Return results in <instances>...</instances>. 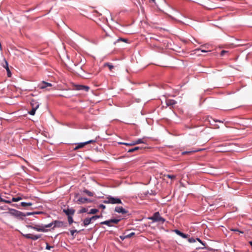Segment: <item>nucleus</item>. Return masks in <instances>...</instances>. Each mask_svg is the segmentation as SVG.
I'll use <instances>...</instances> for the list:
<instances>
[{
  "instance_id": "obj_3",
  "label": "nucleus",
  "mask_w": 252,
  "mask_h": 252,
  "mask_svg": "<svg viewBox=\"0 0 252 252\" xmlns=\"http://www.w3.org/2000/svg\"><path fill=\"white\" fill-rule=\"evenodd\" d=\"M9 212L8 213L10 215L14 216L18 219L23 220L24 218L26 217V215H25L24 213L17 210L14 209H9Z\"/></svg>"
},
{
  "instance_id": "obj_19",
  "label": "nucleus",
  "mask_w": 252,
  "mask_h": 252,
  "mask_svg": "<svg viewBox=\"0 0 252 252\" xmlns=\"http://www.w3.org/2000/svg\"><path fill=\"white\" fill-rule=\"evenodd\" d=\"M139 149H142V148H140V147H135L134 148L128 149L127 152L128 153H132V152H135Z\"/></svg>"
},
{
  "instance_id": "obj_22",
  "label": "nucleus",
  "mask_w": 252,
  "mask_h": 252,
  "mask_svg": "<svg viewBox=\"0 0 252 252\" xmlns=\"http://www.w3.org/2000/svg\"><path fill=\"white\" fill-rule=\"evenodd\" d=\"M83 192L86 193L89 196H93L94 195V193L88 190V189H84Z\"/></svg>"
},
{
  "instance_id": "obj_44",
  "label": "nucleus",
  "mask_w": 252,
  "mask_h": 252,
  "mask_svg": "<svg viewBox=\"0 0 252 252\" xmlns=\"http://www.w3.org/2000/svg\"><path fill=\"white\" fill-rule=\"evenodd\" d=\"M231 231H234V232L238 231V232H239L241 233H243V231H239L238 229H235V228L231 229Z\"/></svg>"
},
{
  "instance_id": "obj_52",
  "label": "nucleus",
  "mask_w": 252,
  "mask_h": 252,
  "mask_svg": "<svg viewBox=\"0 0 252 252\" xmlns=\"http://www.w3.org/2000/svg\"><path fill=\"white\" fill-rule=\"evenodd\" d=\"M5 198H5V200H7V198L8 197L6 196V197H5Z\"/></svg>"
},
{
  "instance_id": "obj_46",
  "label": "nucleus",
  "mask_w": 252,
  "mask_h": 252,
  "mask_svg": "<svg viewBox=\"0 0 252 252\" xmlns=\"http://www.w3.org/2000/svg\"><path fill=\"white\" fill-rule=\"evenodd\" d=\"M120 238L122 240H124L125 239L127 238V237H126V235L120 236Z\"/></svg>"
},
{
  "instance_id": "obj_9",
  "label": "nucleus",
  "mask_w": 252,
  "mask_h": 252,
  "mask_svg": "<svg viewBox=\"0 0 252 252\" xmlns=\"http://www.w3.org/2000/svg\"><path fill=\"white\" fill-rule=\"evenodd\" d=\"M75 89L78 91H84L85 92H88L90 89V87L87 86L77 85L75 86Z\"/></svg>"
},
{
  "instance_id": "obj_18",
  "label": "nucleus",
  "mask_w": 252,
  "mask_h": 252,
  "mask_svg": "<svg viewBox=\"0 0 252 252\" xmlns=\"http://www.w3.org/2000/svg\"><path fill=\"white\" fill-rule=\"evenodd\" d=\"M201 150H202L201 149H198V150H192V151H184V152H183L182 153V154L183 155H186V154H189L197 152H198V151H200Z\"/></svg>"
},
{
  "instance_id": "obj_17",
  "label": "nucleus",
  "mask_w": 252,
  "mask_h": 252,
  "mask_svg": "<svg viewBox=\"0 0 252 252\" xmlns=\"http://www.w3.org/2000/svg\"><path fill=\"white\" fill-rule=\"evenodd\" d=\"M92 221V220L91 218H86L85 219H84V220L83 221L84 225L85 226L88 225L89 224L91 223Z\"/></svg>"
},
{
  "instance_id": "obj_5",
  "label": "nucleus",
  "mask_w": 252,
  "mask_h": 252,
  "mask_svg": "<svg viewBox=\"0 0 252 252\" xmlns=\"http://www.w3.org/2000/svg\"><path fill=\"white\" fill-rule=\"evenodd\" d=\"M96 139H95L94 140H90L88 141L84 142L79 143L77 144V146L74 148V150H76L78 149L82 148L87 144H88L90 143H95L96 142Z\"/></svg>"
},
{
  "instance_id": "obj_4",
  "label": "nucleus",
  "mask_w": 252,
  "mask_h": 252,
  "mask_svg": "<svg viewBox=\"0 0 252 252\" xmlns=\"http://www.w3.org/2000/svg\"><path fill=\"white\" fill-rule=\"evenodd\" d=\"M154 222H162L163 223L165 220L160 216L158 212H155L153 216L149 218Z\"/></svg>"
},
{
  "instance_id": "obj_42",
  "label": "nucleus",
  "mask_w": 252,
  "mask_h": 252,
  "mask_svg": "<svg viewBox=\"0 0 252 252\" xmlns=\"http://www.w3.org/2000/svg\"><path fill=\"white\" fill-rule=\"evenodd\" d=\"M4 64L3 65V66L4 68H5L6 69V65L8 66V64L7 62L5 60V59H4Z\"/></svg>"
},
{
  "instance_id": "obj_40",
  "label": "nucleus",
  "mask_w": 252,
  "mask_h": 252,
  "mask_svg": "<svg viewBox=\"0 0 252 252\" xmlns=\"http://www.w3.org/2000/svg\"><path fill=\"white\" fill-rule=\"evenodd\" d=\"M188 241L189 242V243H194L195 242V240L194 238L191 237V238H189L188 239Z\"/></svg>"
},
{
  "instance_id": "obj_8",
  "label": "nucleus",
  "mask_w": 252,
  "mask_h": 252,
  "mask_svg": "<svg viewBox=\"0 0 252 252\" xmlns=\"http://www.w3.org/2000/svg\"><path fill=\"white\" fill-rule=\"evenodd\" d=\"M53 221L54 226L53 228H54L55 227H65L66 226V224L63 221L60 220H54Z\"/></svg>"
},
{
  "instance_id": "obj_21",
  "label": "nucleus",
  "mask_w": 252,
  "mask_h": 252,
  "mask_svg": "<svg viewBox=\"0 0 252 252\" xmlns=\"http://www.w3.org/2000/svg\"><path fill=\"white\" fill-rule=\"evenodd\" d=\"M41 235H40V234L32 235V240L35 241V240L38 239L39 238H40L41 237Z\"/></svg>"
},
{
  "instance_id": "obj_45",
  "label": "nucleus",
  "mask_w": 252,
  "mask_h": 252,
  "mask_svg": "<svg viewBox=\"0 0 252 252\" xmlns=\"http://www.w3.org/2000/svg\"><path fill=\"white\" fill-rule=\"evenodd\" d=\"M87 211V209L85 208L82 209L81 210H80L79 212L80 213H85V212H86Z\"/></svg>"
},
{
  "instance_id": "obj_30",
  "label": "nucleus",
  "mask_w": 252,
  "mask_h": 252,
  "mask_svg": "<svg viewBox=\"0 0 252 252\" xmlns=\"http://www.w3.org/2000/svg\"><path fill=\"white\" fill-rule=\"evenodd\" d=\"M100 217H102V216L95 215V216H94L92 217H91V219L93 221V220H95Z\"/></svg>"
},
{
  "instance_id": "obj_47",
  "label": "nucleus",
  "mask_w": 252,
  "mask_h": 252,
  "mask_svg": "<svg viewBox=\"0 0 252 252\" xmlns=\"http://www.w3.org/2000/svg\"><path fill=\"white\" fill-rule=\"evenodd\" d=\"M196 240L198 241V242H199L201 244H202V245L204 247L205 245V244L203 243V242L199 239V238H196Z\"/></svg>"
},
{
  "instance_id": "obj_29",
  "label": "nucleus",
  "mask_w": 252,
  "mask_h": 252,
  "mask_svg": "<svg viewBox=\"0 0 252 252\" xmlns=\"http://www.w3.org/2000/svg\"><path fill=\"white\" fill-rule=\"evenodd\" d=\"M6 71H7V76L8 77H10L11 76V71L10 70V69H9L8 66H7V65H6Z\"/></svg>"
},
{
  "instance_id": "obj_36",
  "label": "nucleus",
  "mask_w": 252,
  "mask_h": 252,
  "mask_svg": "<svg viewBox=\"0 0 252 252\" xmlns=\"http://www.w3.org/2000/svg\"><path fill=\"white\" fill-rule=\"evenodd\" d=\"M79 231H78L76 229H74V230H70V234L71 235L74 237V233H76V232H79Z\"/></svg>"
},
{
  "instance_id": "obj_35",
  "label": "nucleus",
  "mask_w": 252,
  "mask_h": 252,
  "mask_svg": "<svg viewBox=\"0 0 252 252\" xmlns=\"http://www.w3.org/2000/svg\"><path fill=\"white\" fill-rule=\"evenodd\" d=\"M120 41H122L125 42L126 43H127L128 42V40L127 39L119 38V39H117V40L116 42H119Z\"/></svg>"
},
{
  "instance_id": "obj_14",
  "label": "nucleus",
  "mask_w": 252,
  "mask_h": 252,
  "mask_svg": "<svg viewBox=\"0 0 252 252\" xmlns=\"http://www.w3.org/2000/svg\"><path fill=\"white\" fill-rule=\"evenodd\" d=\"M77 203L78 204H83L87 202H91L90 199L85 198V197H80L77 201Z\"/></svg>"
},
{
  "instance_id": "obj_26",
  "label": "nucleus",
  "mask_w": 252,
  "mask_h": 252,
  "mask_svg": "<svg viewBox=\"0 0 252 252\" xmlns=\"http://www.w3.org/2000/svg\"><path fill=\"white\" fill-rule=\"evenodd\" d=\"M98 211V209H92L91 210H90L89 213L90 214H94L96 213Z\"/></svg>"
},
{
  "instance_id": "obj_48",
  "label": "nucleus",
  "mask_w": 252,
  "mask_h": 252,
  "mask_svg": "<svg viewBox=\"0 0 252 252\" xmlns=\"http://www.w3.org/2000/svg\"><path fill=\"white\" fill-rule=\"evenodd\" d=\"M105 207H106L104 205H103V204H100L99 205V208H102L103 209H105Z\"/></svg>"
},
{
  "instance_id": "obj_16",
  "label": "nucleus",
  "mask_w": 252,
  "mask_h": 252,
  "mask_svg": "<svg viewBox=\"0 0 252 252\" xmlns=\"http://www.w3.org/2000/svg\"><path fill=\"white\" fill-rule=\"evenodd\" d=\"M101 224H105L109 227L113 226L114 225L112 223L111 219L105 220L100 222Z\"/></svg>"
},
{
  "instance_id": "obj_49",
  "label": "nucleus",
  "mask_w": 252,
  "mask_h": 252,
  "mask_svg": "<svg viewBox=\"0 0 252 252\" xmlns=\"http://www.w3.org/2000/svg\"><path fill=\"white\" fill-rule=\"evenodd\" d=\"M51 248H52V247L51 246H50L48 244H47L46 245V249L47 250H50Z\"/></svg>"
},
{
  "instance_id": "obj_25",
  "label": "nucleus",
  "mask_w": 252,
  "mask_h": 252,
  "mask_svg": "<svg viewBox=\"0 0 252 252\" xmlns=\"http://www.w3.org/2000/svg\"><path fill=\"white\" fill-rule=\"evenodd\" d=\"M53 225H54V221L51 222V223H49L47 224L43 225V227L44 229L45 228H49L52 227Z\"/></svg>"
},
{
  "instance_id": "obj_7",
  "label": "nucleus",
  "mask_w": 252,
  "mask_h": 252,
  "mask_svg": "<svg viewBox=\"0 0 252 252\" xmlns=\"http://www.w3.org/2000/svg\"><path fill=\"white\" fill-rule=\"evenodd\" d=\"M52 86V84L50 83H47L45 81L42 82L38 85L39 88L41 89H46L47 90H49V89H48V87H51Z\"/></svg>"
},
{
  "instance_id": "obj_23",
  "label": "nucleus",
  "mask_w": 252,
  "mask_h": 252,
  "mask_svg": "<svg viewBox=\"0 0 252 252\" xmlns=\"http://www.w3.org/2000/svg\"><path fill=\"white\" fill-rule=\"evenodd\" d=\"M22 199V198L21 197H13L11 200H10V201H11L12 202H17Z\"/></svg>"
},
{
  "instance_id": "obj_11",
  "label": "nucleus",
  "mask_w": 252,
  "mask_h": 252,
  "mask_svg": "<svg viewBox=\"0 0 252 252\" xmlns=\"http://www.w3.org/2000/svg\"><path fill=\"white\" fill-rule=\"evenodd\" d=\"M115 211L119 213H122V214H125L127 212L125 209L121 206L116 207L115 208Z\"/></svg>"
},
{
  "instance_id": "obj_10",
  "label": "nucleus",
  "mask_w": 252,
  "mask_h": 252,
  "mask_svg": "<svg viewBox=\"0 0 252 252\" xmlns=\"http://www.w3.org/2000/svg\"><path fill=\"white\" fill-rule=\"evenodd\" d=\"M29 227H30L37 231L38 232H45V229H44L43 227V225H36L35 226H32L31 225L28 226Z\"/></svg>"
},
{
  "instance_id": "obj_24",
  "label": "nucleus",
  "mask_w": 252,
  "mask_h": 252,
  "mask_svg": "<svg viewBox=\"0 0 252 252\" xmlns=\"http://www.w3.org/2000/svg\"><path fill=\"white\" fill-rule=\"evenodd\" d=\"M121 220V219H111L112 223L118 224Z\"/></svg>"
},
{
  "instance_id": "obj_20",
  "label": "nucleus",
  "mask_w": 252,
  "mask_h": 252,
  "mask_svg": "<svg viewBox=\"0 0 252 252\" xmlns=\"http://www.w3.org/2000/svg\"><path fill=\"white\" fill-rule=\"evenodd\" d=\"M21 205L22 207H26V206H30L32 205V203L31 202H22L21 203Z\"/></svg>"
},
{
  "instance_id": "obj_12",
  "label": "nucleus",
  "mask_w": 252,
  "mask_h": 252,
  "mask_svg": "<svg viewBox=\"0 0 252 252\" xmlns=\"http://www.w3.org/2000/svg\"><path fill=\"white\" fill-rule=\"evenodd\" d=\"M31 105L32 108L37 109L39 106V103L36 100L32 99L31 101Z\"/></svg>"
},
{
  "instance_id": "obj_28",
  "label": "nucleus",
  "mask_w": 252,
  "mask_h": 252,
  "mask_svg": "<svg viewBox=\"0 0 252 252\" xmlns=\"http://www.w3.org/2000/svg\"><path fill=\"white\" fill-rule=\"evenodd\" d=\"M120 144H124V145H127V146H133V145H135L134 141L129 143L122 142V143H120Z\"/></svg>"
},
{
  "instance_id": "obj_1",
  "label": "nucleus",
  "mask_w": 252,
  "mask_h": 252,
  "mask_svg": "<svg viewBox=\"0 0 252 252\" xmlns=\"http://www.w3.org/2000/svg\"><path fill=\"white\" fill-rule=\"evenodd\" d=\"M151 39H153L158 42L156 46L160 48H163L167 47V40L163 37H158L156 35H154L150 37Z\"/></svg>"
},
{
  "instance_id": "obj_53",
  "label": "nucleus",
  "mask_w": 252,
  "mask_h": 252,
  "mask_svg": "<svg viewBox=\"0 0 252 252\" xmlns=\"http://www.w3.org/2000/svg\"><path fill=\"white\" fill-rule=\"evenodd\" d=\"M5 198H5V200H7V198L8 197L6 196V197H5Z\"/></svg>"
},
{
  "instance_id": "obj_34",
  "label": "nucleus",
  "mask_w": 252,
  "mask_h": 252,
  "mask_svg": "<svg viewBox=\"0 0 252 252\" xmlns=\"http://www.w3.org/2000/svg\"><path fill=\"white\" fill-rule=\"evenodd\" d=\"M32 234H24L23 236L27 238V239H30L32 240Z\"/></svg>"
},
{
  "instance_id": "obj_6",
  "label": "nucleus",
  "mask_w": 252,
  "mask_h": 252,
  "mask_svg": "<svg viewBox=\"0 0 252 252\" xmlns=\"http://www.w3.org/2000/svg\"><path fill=\"white\" fill-rule=\"evenodd\" d=\"M63 212L68 217L73 216L75 213V210L72 208H69L68 207L66 209H63Z\"/></svg>"
},
{
  "instance_id": "obj_38",
  "label": "nucleus",
  "mask_w": 252,
  "mask_h": 252,
  "mask_svg": "<svg viewBox=\"0 0 252 252\" xmlns=\"http://www.w3.org/2000/svg\"><path fill=\"white\" fill-rule=\"evenodd\" d=\"M134 234H135L134 232H131L130 233H129L127 235H126V237H127V238H130L132 236H133V235H134Z\"/></svg>"
},
{
  "instance_id": "obj_51",
  "label": "nucleus",
  "mask_w": 252,
  "mask_h": 252,
  "mask_svg": "<svg viewBox=\"0 0 252 252\" xmlns=\"http://www.w3.org/2000/svg\"><path fill=\"white\" fill-rule=\"evenodd\" d=\"M216 122H221L220 121H218V120L216 121Z\"/></svg>"
},
{
  "instance_id": "obj_31",
  "label": "nucleus",
  "mask_w": 252,
  "mask_h": 252,
  "mask_svg": "<svg viewBox=\"0 0 252 252\" xmlns=\"http://www.w3.org/2000/svg\"><path fill=\"white\" fill-rule=\"evenodd\" d=\"M36 110L37 109H35V108H32V110L29 112V113L31 115H34Z\"/></svg>"
},
{
  "instance_id": "obj_32",
  "label": "nucleus",
  "mask_w": 252,
  "mask_h": 252,
  "mask_svg": "<svg viewBox=\"0 0 252 252\" xmlns=\"http://www.w3.org/2000/svg\"><path fill=\"white\" fill-rule=\"evenodd\" d=\"M134 142L135 145L144 143L141 139H138L137 140L135 141Z\"/></svg>"
},
{
  "instance_id": "obj_43",
  "label": "nucleus",
  "mask_w": 252,
  "mask_h": 252,
  "mask_svg": "<svg viewBox=\"0 0 252 252\" xmlns=\"http://www.w3.org/2000/svg\"><path fill=\"white\" fill-rule=\"evenodd\" d=\"M167 177L168 178H170V179H174L175 178L176 176L174 175H167Z\"/></svg>"
},
{
  "instance_id": "obj_13",
  "label": "nucleus",
  "mask_w": 252,
  "mask_h": 252,
  "mask_svg": "<svg viewBox=\"0 0 252 252\" xmlns=\"http://www.w3.org/2000/svg\"><path fill=\"white\" fill-rule=\"evenodd\" d=\"M166 104L168 106H173L175 104L177 103L176 101L174 99H166L165 101Z\"/></svg>"
},
{
  "instance_id": "obj_50",
  "label": "nucleus",
  "mask_w": 252,
  "mask_h": 252,
  "mask_svg": "<svg viewBox=\"0 0 252 252\" xmlns=\"http://www.w3.org/2000/svg\"><path fill=\"white\" fill-rule=\"evenodd\" d=\"M150 2H152L153 3H155L156 0H150Z\"/></svg>"
},
{
  "instance_id": "obj_41",
  "label": "nucleus",
  "mask_w": 252,
  "mask_h": 252,
  "mask_svg": "<svg viewBox=\"0 0 252 252\" xmlns=\"http://www.w3.org/2000/svg\"><path fill=\"white\" fill-rule=\"evenodd\" d=\"M228 53L227 51L226 50H222L220 52V56H224L226 53Z\"/></svg>"
},
{
  "instance_id": "obj_37",
  "label": "nucleus",
  "mask_w": 252,
  "mask_h": 252,
  "mask_svg": "<svg viewBox=\"0 0 252 252\" xmlns=\"http://www.w3.org/2000/svg\"><path fill=\"white\" fill-rule=\"evenodd\" d=\"M34 214H39V212H28L26 214H25V215H26V216H28Z\"/></svg>"
},
{
  "instance_id": "obj_39",
  "label": "nucleus",
  "mask_w": 252,
  "mask_h": 252,
  "mask_svg": "<svg viewBox=\"0 0 252 252\" xmlns=\"http://www.w3.org/2000/svg\"><path fill=\"white\" fill-rule=\"evenodd\" d=\"M199 51H200L201 52H203V53H206L207 52V51H206L205 50H201L200 49L198 48V49H196L195 50V53H196L197 52H198Z\"/></svg>"
},
{
  "instance_id": "obj_15",
  "label": "nucleus",
  "mask_w": 252,
  "mask_h": 252,
  "mask_svg": "<svg viewBox=\"0 0 252 252\" xmlns=\"http://www.w3.org/2000/svg\"><path fill=\"white\" fill-rule=\"evenodd\" d=\"M174 232L176 234H177V235H178L179 236H181V237H182L183 238H187L188 237V234H184V233H183V232H182L181 231H180V230H179L178 229H175L174 230Z\"/></svg>"
},
{
  "instance_id": "obj_2",
  "label": "nucleus",
  "mask_w": 252,
  "mask_h": 252,
  "mask_svg": "<svg viewBox=\"0 0 252 252\" xmlns=\"http://www.w3.org/2000/svg\"><path fill=\"white\" fill-rule=\"evenodd\" d=\"M103 202L105 204H122V202L119 198L113 197L111 195L107 196L106 199L103 200Z\"/></svg>"
},
{
  "instance_id": "obj_33",
  "label": "nucleus",
  "mask_w": 252,
  "mask_h": 252,
  "mask_svg": "<svg viewBox=\"0 0 252 252\" xmlns=\"http://www.w3.org/2000/svg\"><path fill=\"white\" fill-rule=\"evenodd\" d=\"M105 66H107L110 70H112L114 68V66L109 63H105Z\"/></svg>"
},
{
  "instance_id": "obj_27",
  "label": "nucleus",
  "mask_w": 252,
  "mask_h": 252,
  "mask_svg": "<svg viewBox=\"0 0 252 252\" xmlns=\"http://www.w3.org/2000/svg\"><path fill=\"white\" fill-rule=\"evenodd\" d=\"M73 216L67 217L68 221L69 224H72L73 222Z\"/></svg>"
}]
</instances>
